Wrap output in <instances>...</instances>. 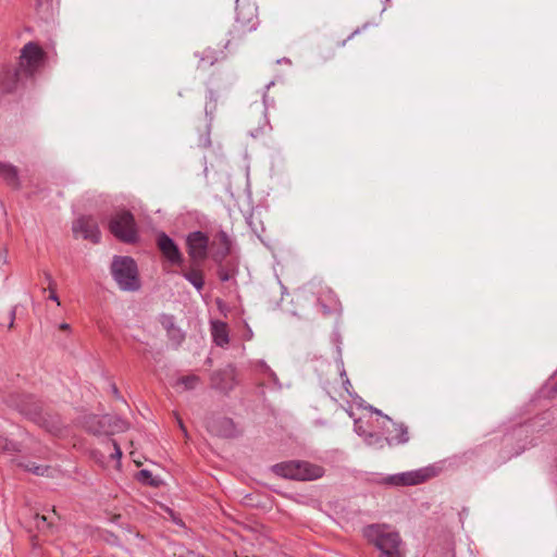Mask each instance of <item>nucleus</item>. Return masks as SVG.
Here are the masks:
<instances>
[{
	"label": "nucleus",
	"mask_w": 557,
	"mask_h": 557,
	"mask_svg": "<svg viewBox=\"0 0 557 557\" xmlns=\"http://www.w3.org/2000/svg\"><path fill=\"white\" fill-rule=\"evenodd\" d=\"M9 407L17 410L23 417L46 429L50 433L60 430L59 421L42 411L41 403L33 395L23 393L10 394L5 400Z\"/></svg>",
	"instance_id": "f257e3e1"
},
{
	"label": "nucleus",
	"mask_w": 557,
	"mask_h": 557,
	"mask_svg": "<svg viewBox=\"0 0 557 557\" xmlns=\"http://www.w3.org/2000/svg\"><path fill=\"white\" fill-rule=\"evenodd\" d=\"M362 535L379 550V557H404L398 532L387 524L373 523L362 529Z\"/></svg>",
	"instance_id": "f03ea898"
},
{
	"label": "nucleus",
	"mask_w": 557,
	"mask_h": 557,
	"mask_svg": "<svg viewBox=\"0 0 557 557\" xmlns=\"http://www.w3.org/2000/svg\"><path fill=\"white\" fill-rule=\"evenodd\" d=\"M111 274L121 290L137 292L140 288L138 267L132 257L115 256L111 263Z\"/></svg>",
	"instance_id": "7ed1b4c3"
},
{
	"label": "nucleus",
	"mask_w": 557,
	"mask_h": 557,
	"mask_svg": "<svg viewBox=\"0 0 557 557\" xmlns=\"http://www.w3.org/2000/svg\"><path fill=\"white\" fill-rule=\"evenodd\" d=\"M272 471L282 478L297 481H311L323 476L324 469L308 461L290 460L272 466Z\"/></svg>",
	"instance_id": "20e7f679"
},
{
	"label": "nucleus",
	"mask_w": 557,
	"mask_h": 557,
	"mask_svg": "<svg viewBox=\"0 0 557 557\" xmlns=\"http://www.w3.org/2000/svg\"><path fill=\"white\" fill-rule=\"evenodd\" d=\"M109 230L123 243L133 244L138 239L135 218L128 210L115 212L109 221Z\"/></svg>",
	"instance_id": "39448f33"
},
{
	"label": "nucleus",
	"mask_w": 557,
	"mask_h": 557,
	"mask_svg": "<svg viewBox=\"0 0 557 557\" xmlns=\"http://www.w3.org/2000/svg\"><path fill=\"white\" fill-rule=\"evenodd\" d=\"M85 429L95 434H109L114 431H122L125 428V422L119 418H113L110 416H96L89 414L84 419Z\"/></svg>",
	"instance_id": "423d86ee"
},
{
	"label": "nucleus",
	"mask_w": 557,
	"mask_h": 557,
	"mask_svg": "<svg viewBox=\"0 0 557 557\" xmlns=\"http://www.w3.org/2000/svg\"><path fill=\"white\" fill-rule=\"evenodd\" d=\"M44 62V51L35 42L26 44L22 51L18 62V69L24 76H32Z\"/></svg>",
	"instance_id": "0eeeda50"
},
{
	"label": "nucleus",
	"mask_w": 557,
	"mask_h": 557,
	"mask_svg": "<svg viewBox=\"0 0 557 557\" xmlns=\"http://www.w3.org/2000/svg\"><path fill=\"white\" fill-rule=\"evenodd\" d=\"M186 246L191 262L199 265L208 257L209 236L201 231L191 232L186 237Z\"/></svg>",
	"instance_id": "6e6552de"
},
{
	"label": "nucleus",
	"mask_w": 557,
	"mask_h": 557,
	"mask_svg": "<svg viewBox=\"0 0 557 557\" xmlns=\"http://www.w3.org/2000/svg\"><path fill=\"white\" fill-rule=\"evenodd\" d=\"M72 231L75 237H82L95 244L100 242L101 233L92 216H79L73 222Z\"/></svg>",
	"instance_id": "1a4fd4ad"
},
{
	"label": "nucleus",
	"mask_w": 557,
	"mask_h": 557,
	"mask_svg": "<svg viewBox=\"0 0 557 557\" xmlns=\"http://www.w3.org/2000/svg\"><path fill=\"white\" fill-rule=\"evenodd\" d=\"M429 476L428 470L420 469L387 475L381 482L389 486H411L424 482Z\"/></svg>",
	"instance_id": "9d476101"
},
{
	"label": "nucleus",
	"mask_w": 557,
	"mask_h": 557,
	"mask_svg": "<svg viewBox=\"0 0 557 557\" xmlns=\"http://www.w3.org/2000/svg\"><path fill=\"white\" fill-rule=\"evenodd\" d=\"M158 248L162 256L173 265L182 267L184 257L175 242L165 233H160L157 237Z\"/></svg>",
	"instance_id": "9b49d317"
},
{
	"label": "nucleus",
	"mask_w": 557,
	"mask_h": 557,
	"mask_svg": "<svg viewBox=\"0 0 557 557\" xmlns=\"http://www.w3.org/2000/svg\"><path fill=\"white\" fill-rule=\"evenodd\" d=\"M208 431L219 437L232 438L238 432L232 419L226 417L212 418L207 422Z\"/></svg>",
	"instance_id": "f8f14e48"
},
{
	"label": "nucleus",
	"mask_w": 557,
	"mask_h": 557,
	"mask_svg": "<svg viewBox=\"0 0 557 557\" xmlns=\"http://www.w3.org/2000/svg\"><path fill=\"white\" fill-rule=\"evenodd\" d=\"M23 75L18 67L5 69L0 72V86L3 91L11 92L15 90Z\"/></svg>",
	"instance_id": "ddd939ff"
},
{
	"label": "nucleus",
	"mask_w": 557,
	"mask_h": 557,
	"mask_svg": "<svg viewBox=\"0 0 557 557\" xmlns=\"http://www.w3.org/2000/svg\"><path fill=\"white\" fill-rule=\"evenodd\" d=\"M0 177L12 188L21 187L18 169L8 162H0Z\"/></svg>",
	"instance_id": "4468645a"
},
{
	"label": "nucleus",
	"mask_w": 557,
	"mask_h": 557,
	"mask_svg": "<svg viewBox=\"0 0 557 557\" xmlns=\"http://www.w3.org/2000/svg\"><path fill=\"white\" fill-rule=\"evenodd\" d=\"M233 372L231 370L215 371L211 375V384L214 388L220 391H228L233 387Z\"/></svg>",
	"instance_id": "2eb2a0df"
},
{
	"label": "nucleus",
	"mask_w": 557,
	"mask_h": 557,
	"mask_svg": "<svg viewBox=\"0 0 557 557\" xmlns=\"http://www.w3.org/2000/svg\"><path fill=\"white\" fill-rule=\"evenodd\" d=\"M395 435H388L385 437V442L388 446L403 445L409 441L408 426L404 423L393 422Z\"/></svg>",
	"instance_id": "dca6fc26"
},
{
	"label": "nucleus",
	"mask_w": 557,
	"mask_h": 557,
	"mask_svg": "<svg viewBox=\"0 0 557 557\" xmlns=\"http://www.w3.org/2000/svg\"><path fill=\"white\" fill-rule=\"evenodd\" d=\"M212 337L218 346H226L230 342L226 323L221 321L212 322Z\"/></svg>",
	"instance_id": "f3484780"
},
{
	"label": "nucleus",
	"mask_w": 557,
	"mask_h": 557,
	"mask_svg": "<svg viewBox=\"0 0 557 557\" xmlns=\"http://www.w3.org/2000/svg\"><path fill=\"white\" fill-rule=\"evenodd\" d=\"M58 7L59 0H36V11L44 20L52 17Z\"/></svg>",
	"instance_id": "a211bd4d"
},
{
	"label": "nucleus",
	"mask_w": 557,
	"mask_h": 557,
	"mask_svg": "<svg viewBox=\"0 0 557 557\" xmlns=\"http://www.w3.org/2000/svg\"><path fill=\"white\" fill-rule=\"evenodd\" d=\"M218 239L221 248L213 253L212 258L215 262L221 263L231 251V242L227 234L223 231L219 232Z\"/></svg>",
	"instance_id": "6ab92c4d"
},
{
	"label": "nucleus",
	"mask_w": 557,
	"mask_h": 557,
	"mask_svg": "<svg viewBox=\"0 0 557 557\" xmlns=\"http://www.w3.org/2000/svg\"><path fill=\"white\" fill-rule=\"evenodd\" d=\"M319 305L322 308V311L324 314H330L334 311H336L339 307V301L336 298L335 294L327 289L325 294V299L322 298V296L318 299Z\"/></svg>",
	"instance_id": "aec40b11"
},
{
	"label": "nucleus",
	"mask_w": 557,
	"mask_h": 557,
	"mask_svg": "<svg viewBox=\"0 0 557 557\" xmlns=\"http://www.w3.org/2000/svg\"><path fill=\"white\" fill-rule=\"evenodd\" d=\"M183 277L188 281L198 292L203 288L205 280L203 274L200 270L193 269L189 271H184L182 273Z\"/></svg>",
	"instance_id": "412c9836"
},
{
	"label": "nucleus",
	"mask_w": 557,
	"mask_h": 557,
	"mask_svg": "<svg viewBox=\"0 0 557 557\" xmlns=\"http://www.w3.org/2000/svg\"><path fill=\"white\" fill-rule=\"evenodd\" d=\"M18 467L23 468L24 470L28 471V472H32L36 475H40V476H49L50 475V467L49 466H45V465H36L35 462L33 461H26V462H18L17 463Z\"/></svg>",
	"instance_id": "4be33fe9"
},
{
	"label": "nucleus",
	"mask_w": 557,
	"mask_h": 557,
	"mask_svg": "<svg viewBox=\"0 0 557 557\" xmlns=\"http://www.w3.org/2000/svg\"><path fill=\"white\" fill-rule=\"evenodd\" d=\"M22 450L21 444L0 436V453L13 455Z\"/></svg>",
	"instance_id": "5701e85b"
},
{
	"label": "nucleus",
	"mask_w": 557,
	"mask_h": 557,
	"mask_svg": "<svg viewBox=\"0 0 557 557\" xmlns=\"http://www.w3.org/2000/svg\"><path fill=\"white\" fill-rule=\"evenodd\" d=\"M34 525L37 528L40 532H52L53 530V523L48 520L46 516H41L36 513L33 517Z\"/></svg>",
	"instance_id": "b1692460"
},
{
	"label": "nucleus",
	"mask_w": 557,
	"mask_h": 557,
	"mask_svg": "<svg viewBox=\"0 0 557 557\" xmlns=\"http://www.w3.org/2000/svg\"><path fill=\"white\" fill-rule=\"evenodd\" d=\"M199 376L195 374L182 376L177 380L178 385H183L185 391H191L199 384Z\"/></svg>",
	"instance_id": "393cba45"
},
{
	"label": "nucleus",
	"mask_w": 557,
	"mask_h": 557,
	"mask_svg": "<svg viewBox=\"0 0 557 557\" xmlns=\"http://www.w3.org/2000/svg\"><path fill=\"white\" fill-rule=\"evenodd\" d=\"M364 442L368 446H374L382 448L384 446L385 437L383 438L381 435L376 433H369L364 437Z\"/></svg>",
	"instance_id": "a878e982"
},
{
	"label": "nucleus",
	"mask_w": 557,
	"mask_h": 557,
	"mask_svg": "<svg viewBox=\"0 0 557 557\" xmlns=\"http://www.w3.org/2000/svg\"><path fill=\"white\" fill-rule=\"evenodd\" d=\"M138 480L145 484L151 486H158L159 480L152 476V473L149 470L143 469L138 472Z\"/></svg>",
	"instance_id": "bb28decb"
},
{
	"label": "nucleus",
	"mask_w": 557,
	"mask_h": 557,
	"mask_svg": "<svg viewBox=\"0 0 557 557\" xmlns=\"http://www.w3.org/2000/svg\"><path fill=\"white\" fill-rule=\"evenodd\" d=\"M219 58L215 55V51L212 49H207L202 55H199L200 63H208L209 65H213Z\"/></svg>",
	"instance_id": "cd10ccee"
},
{
	"label": "nucleus",
	"mask_w": 557,
	"mask_h": 557,
	"mask_svg": "<svg viewBox=\"0 0 557 557\" xmlns=\"http://www.w3.org/2000/svg\"><path fill=\"white\" fill-rule=\"evenodd\" d=\"M235 275V271L233 269H227L225 267H220L218 269V276L222 282H227L233 278Z\"/></svg>",
	"instance_id": "c85d7f7f"
},
{
	"label": "nucleus",
	"mask_w": 557,
	"mask_h": 557,
	"mask_svg": "<svg viewBox=\"0 0 557 557\" xmlns=\"http://www.w3.org/2000/svg\"><path fill=\"white\" fill-rule=\"evenodd\" d=\"M216 109V99H213V102L211 101H206V107H205V110H206V114H212Z\"/></svg>",
	"instance_id": "c756f323"
},
{
	"label": "nucleus",
	"mask_w": 557,
	"mask_h": 557,
	"mask_svg": "<svg viewBox=\"0 0 557 557\" xmlns=\"http://www.w3.org/2000/svg\"><path fill=\"white\" fill-rule=\"evenodd\" d=\"M112 445L114 448V453L111 455L112 458L120 459L122 457V450H121L120 445L115 441H112Z\"/></svg>",
	"instance_id": "7c9ffc66"
},
{
	"label": "nucleus",
	"mask_w": 557,
	"mask_h": 557,
	"mask_svg": "<svg viewBox=\"0 0 557 557\" xmlns=\"http://www.w3.org/2000/svg\"><path fill=\"white\" fill-rule=\"evenodd\" d=\"M343 387L344 389L346 391V393L352 397V393H351V388H352V385L350 383V380L348 377L344 379L343 380Z\"/></svg>",
	"instance_id": "2f4dec72"
},
{
	"label": "nucleus",
	"mask_w": 557,
	"mask_h": 557,
	"mask_svg": "<svg viewBox=\"0 0 557 557\" xmlns=\"http://www.w3.org/2000/svg\"><path fill=\"white\" fill-rule=\"evenodd\" d=\"M110 389H111V392H112L113 396H114L116 399H121V400H123V398H122V396H121V394H120V392H119V388H117V386H116L114 383H111V384H110Z\"/></svg>",
	"instance_id": "473e14b6"
},
{
	"label": "nucleus",
	"mask_w": 557,
	"mask_h": 557,
	"mask_svg": "<svg viewBox=\"0 0 557 557\" xmlns=\"http://www.w3.org/2000/svg\"><path fill=\"white\" fill-rule=\"evenodd\" d=\"M163 325L169 330V332H173V333L177 332V333H180L178 330H176L174 327L172 320L169 319V318H166V322H163Z\"/></svg>",
	"instance_id": "72a5a7b5"
},
{
	"label": "nucleus",
	"mask_w": 557,
	"mask_h": 557,
	"mask_svg": "<svg viewBox=\"0 0 557 557\" xmlns=\"http://www.w3.org/2000/svg\"><path fill=\"white\" fill-rule=\"evenodd\" d=\"M15 315H16V307H13L11 310H10V323H9V329H12L13 325H14V320H15Z\"/></svg>",
	"instance_id": "f704fd0d"
},
{
	"label": "nucleus",
	"mask_w": 557,
	"mask_h": 557,
	"mask_svg": "<svg viewBox=\"0 0 557 557\" xmlns=\"http://www.w3.org/2000/svg\"><path fill=\"white\" fill-rule=\"evenodd\" d=\"M49 289H50V292H51V293H50V296H49V299H51L52 301H55L58 305H60V300H59V297H58V295H57V293H55L54 287H51V288H49Z\"/></svg>",
	"instance_id": "c9c22d12"
},
{
	"label": "nucleus",
	"mask_w": 557,
	"mask_h": 557,
	"mask_svg": "<svg viewBox=\"0 0 557 557\" xmlns=\"http://www.w3.org/2000/svg\"><path fill=\"white\" fill-rule=\"evenodd\" d=\"M338 363H339V375H341L342 381H343L344 379H346V377H348V376H347L346 370H345V368H344V362H343V360L341 359Z\"/></svg>",
	"instance_id": "e433bc0d"
},
{
	"label": "nucleus",
	"mask_w": 557,
	"mask_h": 557,
	"mask_svg": "<svg viewBox=\"0 0 557 557\" xmlns=\"http://www.w3.org/2000/svg\"><path fill=\"white\" fill-rule=\"evenodd\" d=\"M370 410H371L372 412H374V413L379 414V416L384 417L386 420H388V421H391V422H392V419H391L388 416L383 414V412H382L380 409H376V408H374L373 406H370Z\"/></svg>",
	"instance_id": "4c0bfd02"
},
{
	"label": "nucleus",
	"mask_w": 557,
	"mask_h": 557,
	"mask_svg": "<svg viewBox=\"0 0 557 557\" xmlns=\"http://www.w3.org/2000/svg\"><path fill=\"white\" fill-rule=\"evenodd\" d=\"M213 99H216V100H218L215 92H214L213 90H211V89H210V90L208 91L207 101H211V102H213Z\"/></svg>",
	"instance_id": "58836bf2"
},
{
	"label": "nucleus",
	"mask_w": 557,
	"mask_h": 557,
	"mask_svg": "<svg viewBox=\"0 0 557 557\" xmlns=\"http://www.w3.org/2000/svg\"><path fill=\"white\" fill-rule=\"evenodd\" d=\"M45 277H46V281H48V283H49V288L53 287L54 281L52 278V276L49 273H45Z\"/></svg>",
	"instance_id": "ea45409f"
},
{
	"label": "nucleus",
	"mask_w": 557,
	"mask_h": 557,
	"mask_svg": "<svg viewBox=\"0 0 557 557\" xmlns=\"http://www.w3.org/2000/svg\"><path fill=\"white\" fill-rule=\"evenodd\" d=\"M260 364H261V366H262L267 371H269V372H270L271 376H275L274 372H272V371L270 370V368H269V367H268L263 361H261V362H260Z\"/></svg>",
	"instance_id": "a19ab883"
},
{
	"label": "nucleus",
	"mask_w": 557,
	"mask_h": 557,
	"mask_svg": "<svg viewBox=\"0 0 557 557\" xmlns=\"http://www.w3.org/2000/svg\"><path fill=\"white\" fill-rule=\"evenodd\" d=\"M60 329H61V330H64V331H67V330L70 329V325H69L67 323H62V324L60 325Z\"/></svg>",
	"instance_id": "79ce46f5"
},
{
	"label": "nucleus",
	"mask_w": 557,
	"mask_h": 557,
	"mask_svg": "<svg viewBox=\"0 0 557 557\" xmlns=\"http://www.w3.org/2000/svg\"><path fill=\"white\" fill-rule=\"evenodd\" d=\"M277 63H287V64H290V60L287 59V58H284L282 60H278Z\"/></svg>",
	"instance_id": "37998d69"
},
{
	"label": "nucleus",
	"mask_w": 557,
	"mask_h": 557,
	"mask_svg": "<svg viewBox=\"0 0 557 557\" xmlns=\"http://www.w3.org/2000/svg\"><path fill=\"white\" fill-rule=\"evenodd\" d=\"M249 29H255V24H252L251 26H249Z\"/></svg>",
	"instance_id": "c03bdc74"
},
{
	"label": "nucleus",
	"mask_w": 557,
	"mask_h": 557,
	"mask_svg": "<svg viewBox=\"0 0 557 557\" xmlns=\"http://www.w3.org/2000/svg\"><path fill=\"white\" fill-rule=\"evenodd\" d=\"M183 339V335L178 334V341Z\"/></svg>",
	"instance_id": "a18cd8bd"
},
{
	"label": "nucleus",
	"mask_w": 557,
	"mask_h": 557,
	"mask_svg": "<svg viewBox=\"0 0 557 557\" xmlns=\"http://www.w3.org/2000/svg\"><path fill=\"white\" fill-rule=\"evenodd\" d=\"M555 389H556V392H557V387H556Z\"/></svg>",
	"instance_id": "49530a36"
}]
</instances>
